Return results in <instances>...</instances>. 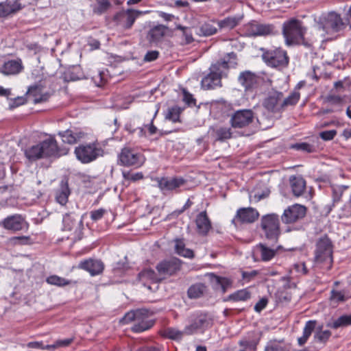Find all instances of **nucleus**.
I'll use <instances>...</instances> for the list:
<instances>
[{"mask_svg":"<svg viewBox=\"0 0 351 351\" xmlns=\"http://www.w3.org/2000/svg\"><path fill=\"white\" fill-rule=\"evenodd\" d=\"M236 58L234 52L228 53L221 61L212 64L210 73L201 81L202 87L206 90L221 87L222 77L227 76L229 67L234 66L237 64Z\"/></svg>","mask_w":351,"mask_h":351,"instance_id":"obj_1","label":"nucleus"},{"mask_svg":"<svg viewBox=\"0 0 351 351\" xmlns=\"http://www.w3.org/2000/svg\"><path fill=\"white\" fill-rule=\"evenodd\" d=\"M346 26L347 22L343 20L340 14L332 12L320 17L315 27L322 37L328 40L342 32Z\"/></svg>","mask_w":351,"mask_h":351,"instance_id":"obj_2","label":"nucleus"},{"mask_svg":"<svg viewBox=\"0 0 351 351\" xmlns=\"http://www.w3.org/2000/svg\"><path fill=\"white\" fill-rule=\"evenodd\" d=\"M306 31V28L299 20L291 19L285 21L282 25V34L287 45H304L308 46L309 45L305 42L304 38Z\"/></svg>","mask_w":351,"mask_h":351,"instance_id":"obj_3","label":"nucleus"},{"mask_svg":"<svg viewBox=\"0 0 351 351\" xmlns=\"http://www.w3.org/2000/svg\"><path fill=\"white\" fill-rule=\"evenodd\" d=\"M332 243L327 235L318 238L315 245L314 262L330 267L332 263Z\"/></svg>","mask_w":351,"mask_h":351,"instance_id":"obj_4","label":"nucleus"},{"mask_svg":"<svg viewBox=\"0 0 351 351\" xmlns=\"http://www.w3.org/2000/svg\"><path fill=\"white\" fill-rule=\"evenodd\" d=\"M213 325V318L205 312H195L189 317V324L184 327L186 335H191L197 332H204Z\"/></svg>","mask_w":351,"mask_h":351,"instance_id":"obj_5","label":"nucleus"},{"mask_svg":"<svg viewBox=\"0 0 351 351\" xmlns=\"http://www.w3.org/2000/svg\"><path fill=\"white\" fill-rule=\"evenodd\" d=\"M260 226L265 239L276 243L280 234L278 215L274 213L263 215L261 219Z\"/></svg>","mask_w":351,"mask_h":351,"instance_id":"obj_6","label":"nucleus"},{"mask_svg":"<svg viewBox=\"0 0 351 351\" xmlns=\"http://www.w3.org/2000/svg\"><path fill=\"white\" fill-rule=\"evenodd\" d=\"M74 152L77 159L84 164L91 162L104 154L102 148L96 143L80 145Z\"/></svg>","mask_w":351,"mask_h":351,"instance_id":"obj_7","label":"nucleus"},{"mask_svg":"<svg viewBox=\"0 0 351 351\" xmlns=\"http://www.w3.org/2000/svg\"><path fill=\"white\" fill-rule=\"evenodd\" d=\"M62 223V230L71 232L69 237L73 235V239L80 240L82 238L83 221L81 216L75 213L66 214L63 217Z\"/></svg>","mask_w":351,"mask_h":351,"instance_id":"obj_8","label":"nucleus"},{"mask_svg":"<svg viewBox=\"0 0 351 351\" xmlns=\"http://www.w3.org/2000/svg\"><path fill=\"white\" fill-rule=\"evenodd\" d=\"M262 58L269 66L278 69L286 67L289 63L287 52L281 49L268 50L263 53Z\"/></svg>","mask_w":351,"mask_h":351,"instance_id":"obj_9","label":"nucleus"},{"mask_svg":"<svg viewBox=\"0 0 351 351\" xmlns=\"http://www.w3.org/2000/svg\"><path fill=\"white\" fill-rule=\"evenodd\" d=\"M182 263V261L179 258L172 257L160 262L156 268L162 280L167 277L176 274L181 269Z\"/></svg>","mask_w":351,"mask_h":351,"instance_id":"obj_10","label":"nucleus"},{"mask_svg":"<svg viewBox=\"0 0 351 351\" xmlns=\"http://www.w3.org/2000/svg\"><path fill=\"white\" fill-rule=\"evenodd\" d=\"M119 158L123 165L128 167L134 166L135 167H141L145 160L143 155L128 147H124L121 150L119 155Z\"/></svg>","mask_w":351,"mask_h":351,"instance_id":"obj_11","label":"nucleus"},{"mask_svg":"<svg viewBox=\"0 0 351 351\" xmlns=\"http://www.w3.org/2000/svg\"><path fill=\"white\" fill-rule=\"evenodd\" d=\"M254 119V114L252 110L243 109L234 112L230 120L234 128H243L250 125Z\"/></svg>","mask_w":351,"mask_h":351,"instance_id":"obj_12","label":"nucleus"},{"mask_svg":"<svg viewBox=\"0 0 351 351\" xmlns=\"http://www.w3.org/2000/svg\"><path fill=\"white\" fill-rule=\"evenodd\" d=\"M43 158L60 157L68 153L65 147L60 148L54 138L50 137L40 143Z\"/></svg>","mask_w":351,"mask_h":351,"instance_id":"obj_13","label":"nucleus"},{"mask_svg":"<svg viewBox=\"0 0 351 351\" xmlns=\"http://www.w3.org/2000/svg\"><path fill=\"white\" fill-rule=\"evenodd\" d=\"M306 213L305 206L296 204L284 210L281 219L285 223H293L302 219L306 215Z\"/></svg>","mask_w":351,"mask_h":351,"instance_id":"obj_14","label":"nucleus"},{"mask_svg":"<svg viewBox=\"0 0 351 351\" xmlns=\"http://www.w3.org/2000/svg\"><path fill=\"white\" fill-rule=\"evenodd\" d=\"M258 216V212L253 208H241L237 210L235 217L232 220V223L235 226L241 223H251L254 222Z\"/></svg>","mask_w":351,"mask_h":351,"instance_id":"obj_15","label":"nucleus"},{"mask_svg":"<svg viewBox=\"0 0 351 351\" xmlns=\"http://www.w3.org/2000/svg\"><path fill=\"white\" fill-rule=\"evenodd\" d=\"M245 28L247 36L254 37L269 35L274 31L271 25L260 23L255 21L247 24Z\"/></svg>","mask_w":351,"mask_h":351,"instance_id":"obj_16","label":"nucleus"},{"mask_svg":"<svg viewBox=\"0 0 351 351\" xmlns=\"http://www.w3.org/2000/svg\"><path fill=\"white\" fill-rule=\"evenodd\" d=\"M141 12L128 9L121 11L114 16L116 23L125 29H130Z\"/></svg>","mask_w":351,"mask_h":351,"instance_id":"obj_17","label":"nucleus"},{"mask_svg":"<svg viewBox=\"0 0 351 351\" xmlns=\"http://www.w3.org/2000/svg\"><path fill=\"white\" fill-rule=\"evenodd\" d=\"M282 97V93L272 90L268 93V95L265 99L263 106L270 112H278L282 110V106L281 105Z\"/></svg>","mask_w":351,"mask_h":351,"instance_id":"obj_18","label":"nucleus"},{"mask_svg":"<svg viewBox=\"0 0 351 351\" xmlns=\"http://www.w3.org/2000/svg\"><path fill=\"white\" fill-rule=\"evenodd\" d=\"M3 227L10 230L19 231L28 228V224L20 215L8 216L2 222Z\"/></svg>","mask_w":351,"mask_h":351,"instance_id":"obj_19","label":"nucleus"},{"mask_svg":"<svg viewBox=\"0 0 351 351\" xmlns=\"http://www.w3.org/2000/svg\"><path fill=\"white\" fill-rule=\"evenodd\" d=\"M25 7L19 0H6L0 3V17L6 18L17 13Z\"/></svg>","mask_w":351,"mask_h":351,"instance_id":"obj_20","label":"nucleus"},{"mask_svg":"<svg viewBox=\"0 0 351 351\" xmlns=\"http://www.w3.org/2000/svg\"><path fill=\"white\" fill-rule=\"evenodd\" d=\"M185 180L181 177L162 178L158 179V187L162 191H173L183 186Z\"/></svg>","mask_w":351,"mask_h":351,"instance_id":"obj_21","label":"nucleus"},{"mask_svg":"<svg viewBox=\"0 0 351 351\" xmlns=\"http://www.w3.org/2000/svg\"><path fill=\"white\" fill-rule=\"evenodd\" d=\"M79 267L88 271L91 276H96L103 271L104 265L99 260L89 259L82 261Z\"/></svg>","mask_w":351,"mask_h":351,"instance_id":"obj_22","label":"nucleus"},{"mask_svg":"<svg viewBox=\"0 0 351 351\" xmlns=\"http://www.w3.org/2000/svg\"><path fill=\"white\" fill-rule=\"evenodd\" d=\"M27 94L34 104L45 101L49 97V94L44 91V88L41 85L31 86L28 89Z\"/></svg>","mask_w":351,"mask_h":351,"instance_id":"obj_23","label":"nucleus"},{"mask_svg":"<svg viewBox=\"0 0 351 351\" xmlns=\"http://www.w3.org/2000/svg\"><path fill=\"white\" fill-rule=\"evenodd\" d=\"M22 69L23 65L21 60H11L4 62L0 68V72L5 75H16Z\"/></svg>","mask_w":351,"mask_h":351,"instance_id":"obj_24","label":"nucleus"},{"mask_svg":"<svg viewBox=\"0 0 351 351\" xmlns=\"http://www.w3.org/2000/svg\"><path fill=\"white\" fill-rule=\"evenodd\" d=\"M277 248L268 247L263 243H259L254 247V253L257 256H260L263 261H269L276 255Z\"/></svg>","mask_w":351,"mask_h":351,"instance_id":"obj_25","label":"nucleus"},{"mask_svg":"<svg viewBox=\"0 0 351 351\" xmlns=\"http://www.w3.org/2000/svg\"><path fill=\"white\" fill-rule=\"evenodd\" d=\"M195 223L198 232L203 235L206 234L211 228V223L206 211H202L197 215Z\"/></svg>","mask_w":351,"mask_h":351,"instance_id":"obj_26","label":"nucleus"},{"mask_svg":"<svg viewBox=\"0 0 351 351\" xmlns=\"http://www.w3.org/2000/svg\"><path fill=\"white\" fill-rule=\"evenodd\" d=\"M217 22L214 21H210L199 24L197 28V34L200 36H210L215 34L217 32Z\"/></svg>","mask_w":351,"mask_h":351,"instance_id":"obj_27","label":"nucleus"},{"mask_svg":"<svg viewBox=\"0 0 351 351\" xmlns=\"http://www.w3.org/2000/svg\"><path fill=\"white\" fill-rule=\"evenodd\" d=\"M153 324V322L148 319L147 311L145 310V313L139 316V320H136L132 330L135 332H141L149 329Z\"/></svg>","mask_w":351,"mask_h":351,"instance_id":"obj_28","label":"nucleus"},{"mask_svg":"<svg viewBox=\"0 0 351 351\" xmlns=\"http://www.w3.org/2000/svg\"><path fill=\"white\" fill-rule=\"evenodd\" d=\"M290 185L295 196L299 197L302 195L306 188V182L302 176H291L289 178Z\"/></svg>","mask_w":351,"mask_h":351,"instance_id":"obj_29","label":"nucleus"},{"mask_svg":"<svg viewBox=\"0 0 351 351\" xmlns=\"http://www.w3.org/2000/svg\"><path fill=\"white\" fill-rule=\"evenodd\" d=\"M238 80L247 90L252 88L256 84L257 77L251 71H245L240 73Z\"/></svg>","mask_w":351,"mask_h":351,"instance_id":"obj_30","label":"nucleus"},{"mask_svg":"<svg viewBox=\"0 0 351 351\" xmlns=\"http://www.w3.org/2000/svg\"><path fill=\"white\" fill-rule=\"evenodd\" d=\"M243 18L242 14L228 16L223 20L218 21L217 25L220 29H232L241 23Z\"/></svg>","mask_w":351,"mask_h":351,"instance_id":"obj_31","label":"nucleus"},{"mask_svg":"<svg viewBox=\"0 0 351 351\" xmlns=\"http://www.w3.org/2000/svg\"><path fill=\"white\" fill-rule=\"evenodd\" d=\"M71 193L67 180H62L60 187L56 193V201L61 205H64L68 202Z\"/></svg>","mask_w":351,"mask_h":351,"instance_id":"obj_32","label":"nucleus"},{"mask_svg":"<svg viewBox=\"0 0 351 351\" xmlns=\"http://www.w3.org/2000/svg\"><path fill=\"white\" fill-rule=\"evenodd\" d=\"M58 135L62 138L64 143L74 144L83 138L84 133L82 132H75L71 130H66L65 131L59 132Z\"/></svg>","mask_w":351,"mask_h":351,"instance_id":"obj_33","label":"nucleus"},{"mask_svg":"<svg viewBox=\"0 0 351 351\" xmlns=\"http://www.w3.org/2000/svg\"><path fill=\"white\" fill-rule=\"evenodd\" d=\"M327 326L333 329L351 326V314H345L337 319H334L329 322Z\"/></svg>","mask_w":351,"mask_h":351,"instance_id":"obj_34","label":"nucleus"},{"mask_svg":"<svg viewBox=\"0 0 351 351\" xmlns=\"http://www.w3.org/2000/svg\"><path fill=\"white\" fill-rule=\"evenodd\" d=\"M138 276L139 280L142 282L145 280H150L152 282L157 284L162 281V277L159 273L158 271L156 273L153 269H147L142 271L138 274Z\"/></svg>","mask_w":351,"mask_h":351,"instance_id":"obj_35","label":"nucleus"},{"mask_svg":"<svg viewBox=\"0 0 351 351\" xmlns=\"http://www.w3.org/2000/svg\"><path fill=\"white\" fill-rule=\"evenodd\" d=\"M315 326L316 321L315 320H310L306 323L304 328L303 329L302 336L298 339V344L300 346H303L306 343L308 339L311 335L312 332L315 330Z\"/></svg>","mask_w":351,"mask_h":351,"instance_id":"obj_36","label":"nucleus"},{"mask_svg":"<svg viewBox=\"0 0 351 351\" xmlns=\"http://www.w3.org/2000/svg\"><path fill=\"white\" fill-rule=\"evenodd\" d=\"M175 251L176 252L184 258H193L194 252L192 250L186 248L184 241L181 239L175 240Z\"/></svg>","mask_w":351,"mask_h":351,"instance_id":"obj_37","label":"nucleus"},{"mask_svg":"<svg viewBox=\"0 0 351 351\" xmlns=\"http://www.w3.org/2000/svg\"><path fill=\"white\" fill-rule=\"evenodd\" d=\"M206 287L203 283H196L191 285L187 291L189 298L191 299L199 298L206 293Z\"/></svg>","mask_w":351,"mask_h":351,"instance_id":"obj_38","label":"nucleus"},{"mask_svg":"<svg viewBox=\"0 0 351 351\" xmlns=\"http://www.w3.org/2000/svg\"><path fill=\"white\" fill-rule=\"evenodd\" d=\"M25 155L31 161L43 158L40 143L26 149Z\"/></svg>","mask_w":351,"mask_h":351,"instance_id":"obj_39","label":"nucleus"},{"mask_svg":"<svg viewBox=\"0 0 351 351\" xmlns=\"http://www.w3.org/2000/svg\"><path fill=\"white\" fill-rule=\"evenodd\" d=\"M251 298V293L247 289L238 290L229 295L225 301L241 302L246 301Z\"/></svg>","mask_w":351,"mask_h":351,"instance_id":"obj_40","label":"nucleus"},{"mask_svg":"<svg viewBox=\"0 0 351 351\" xmlns=\"http://www.w3.org/2000/svg\"><path fill=\"white\" fill-rule=\"evenodd\" d=\"M351 298V295L347 290H332L330 300L335 303L344 302Z\"/></svg>","mask_w":351,"mask_h":351,"instance_id":"obj_41","label":"nucleus"},{"mask_svg":"<svg viewBox=\"0 0 351 351\" xmlns=\"http://www.w3.org/2000/svg\"><path fill=\"white\" fill-rule=\"evenodd\" d=\"M215 140L219 141H224L229 139L232 136V132L230 128L219 127L213 130Z\"/></svg>","mask_w":351,"mask_h":351,"instance_id":"obj_42","label":"nucleus"},{"mask_svg":"<svg viewBox=\"0 0 351 351\" xmlns=\"http://www.w3.org/2000/svg\"><path fill=\"white\" fill-rule=\"evenodd\" d=\"M185 335L184 329L179 330L174 328H168L162 332V336L173 340H180Z\"/></svg>","mask_w":351,"mask_h":351,"instance_id":"obj_43","label":"nucleus"},{"mask_svg":"<svg viewBox=\"0 0 351 351\" xmlns=\"http://www.w3.org/2000/svg\"><path fill=\"white\" fill-rule=\"evenodd\" d=\"M181 108L177 106H172L167 109L165 114V119L173 123L180 122V114L181 113Z\"/></svg>","mask_w":351,"mask_h":351,"instance_id":"obj_44","label":"nucleus"},{"mask_svg":"<svg viewBox=\"0 0 351 351\" xmlns=\"http://www.w3.org/2000/svg\"><path fill=\"white\" fill-rule=\"evenodd\" d=\"M145 313V310L138 309L127 313L125 316L122 318L121 322L124 324H128L131 322H135L136 320H139V316Z\"/></svg>","mask_w":351,"mask_h":351,"instance_id":"obj_45","label":"nucleus"},{"mask_svg":"<svg viewBox=\"0 0 351 351\" xmlns=\"http://www.w3.org/2000/svg\"><path fill=\"white\" fill-rule=\"evenodd\" d=\"M46 282L51 285L64 287L71 284V281L56 275H52L47 278Z\"/></svg>","mask_w":351,"mask_h":351,"instance_id":"obj_46","label":"nucleus"},{"mask_svg":"<svg viewBox=\"0 0 351 351\" xmlns=\"http://www.w3.org/2000/svg\"><path fill=\"white\" fill-rule=\"evenodd\" d=\"M166 30V26L162 25H156L150 30L149 36L153 40L157 41L164 36Z\"/></svg>","mask_w":351,"mask_h":351,"instance_id":"obj_47","label":"nucleus"},{"mask_svg":"<svg viewBox=\"0 0 351 351\" xmlns=\"http://www.w3.org/2000/svg\"><path fill=\"white\" fill-rule=\"evenodd\" d=\"M331 336V332L328 330H322V328H318L314 335L315 341L319 343H326Z\"/></svg>","mask_w":351,"mask_h":351,"instance_id":"obj_48","label":"nucleus"},{"mask_svg":"<svg viewBox=\"0 0 351 351\" xmlns=\"http://www.w3.org/2000/svg\"><path fill=\"white\" fill-rule=\"evenodd\" d=\"M299 99L300 93L297 92L292 93L287 98H282L281 105L282 106V110L287 106L295 105L299 101Z\"/></svg>","mask_w":351,"mask_h":351,"instance_id":"obj_49","label":"nucleus"},{"mask_svg":"<svg viewBox=\"0 0 351 351\" xmlns=\"http://www.w3.org/2000/svg\"><path fill=\"white\" fill-rule=\"evenodd\" d=\"M111 4L108 0H97L96 4L93 8V12L98 14H101L106 12Z\"/></svg>","mask_w":351,"mask_h":351,"instance_id":"obj_50","label":"nucleus"},{"mask_svg":"<svg viewBox=\"0 0 351 351\" xmlns=\"http://www.w3.org/2000/svg\"><path fill=\"white\" fill-rule=\"evenodd\" d=\"M176 29L182 32V36L184 38L185 44H189L193 42V38L189 27L178 25L176 26Z\"/></svg>","mask_w":351,"mask_h":351,"instance_id":"obj_51","label":"nucleus"},{"mask_svg":"<svg viewBox=\"0 0 351 351\" xmlns=\"http://www.w3.org/2000/svg\"><path fill=\"white\" fill-rule=\"evenodd\" d=\"M348 186L341 185V186H332V201L333 203H337L340 201L341 195L344 190H346Z\"/></svg>","mask_w":351,"mask_h":351,"instance_id":"obj_52","label":"nucleus"},{"mask_svg":"<svg viewBox=\"0 0 351 351\" xmlns=\"http://www.w3.org/2000/svg\"><path fill=\"white\" fill-rule=\"evenodd\" d=\"M122 174L125 180L133 182L141 180L143 178V173L140 172L132 173L130 171H123Z\"/></svg>","mask_w":351,"mask_h":351,"instance_id":"obj_53","label":"nucleus"},{"mask_svg":"<svg viewBox=\"0 0 351 351\" xmlns=\"http://www.w3.org/2000/svg\"><path fill=\"white\" fill-rule=\"evenodd\" d=\"M106 74L104 71L98 70L97 73L94 75L92 78L95 84L98 86H102L106 81Z\"/></svg>","mask_w":351,"mask_h":351,"instance_id":"obj_54","label":"nucleus"},{"mask_svg":"<svg viewBox=\"0 0 351 351\" xmlns=\"http://www.w3.org/2000/svg\"><path fill=\"white\" fill-rule=\"evenodd\" d=\"M30 237L27 236L13 237L10 241L14 245H26L30 243Z\"/></svg>","mask_w":351,"mask_h":351,"instance_id":"obj_55","label":"nucleus"},{"mask_svg":"<svg viewBox=\"0 0 351 351\" xmlns=\"http://www.w3.org/2000/svg\"><path fill=\"white\" fill-rule=\"evenodd\" d=\"M291 148L296 150L304 151L308 153L313 151V147L307 143H295L291 145Z\"/></svg>","mask_w":351,"mask_h":351,"instance_id":"obj_56","label":"nucleus"},{"mask_svg":"<svg viewBox=\"0 0 351 351\" xmlns=\"http://www.w3.org/2000/svg\"><path fill=\"white\" fill-rule=\"evenodd\" d=\"M256 120L262 130H266L270 128L273 124V121L271 119L257 117Z\"/></svg>","mask_w":351,"mask_h":351,"instance_id":"obj_57","label":"nucleus"},{"mask_svg":"<svg viewBox=\"0 0 351 351\" xmlns=\"http://www.w3.org/2000/svg\"><path fill=\"white\" fill-rule=\"evenodd\" d=\"M210 280L215 289H219L223 277L218 276L214 274H210Z\"/></svg>","mask_w":351,"mask_h":351,"instance_id":"obj_58","label":"nucleus"},{"mask_svg":"<svg viewBox=\"0 0 351 351\" xmlns=\"http://www.w3.org/2000/svg\"><path fill=\"white\" fill-rule=\"evenodd\" d=\"M336 134L337 131L331 130L320 132L319 136L324 141H330L333 139Z\"/></svg>","mask_w":351,"mask_h":351,"instance_id":"obj_59","label":"nucleus"},{"mask_svg":"<svg viewBox=\"0 0 351 351\" xmlns=\"http://www.w3.org/2000/svg\"><path fill=\"white\" fill-rule=\"evenodd\" d=\"M268 195H269L268 191H263L261 193H256L254 195H252V194L250 195V199L251 202L254 201L255 202H257L260 201L261 199L267 197Z\"/></svg>","mask_w":351,"mask_h":351,"instance_id":"obj_60","label":"nucleus"},{"mask_svg":"<svg viewBox=\"0 0 351 351\" xmlns=\"http://www.w3.org/2000/svg\"><path fill=\"white\" fill-rule=\"evenodd\" d=\"M105 213L106 210L103 208H99L98 210H93L90 213V218L93 221H98L103 217Z\"/></svg>","mask_w":351,"mask_h":351,"instance_id":"obj_61","label":"nucleus"},{"mask_svg":"<svg viewBox=\"0 0 351 351\" xmlns=\"http://www.w3.org/2000/svg\"><path fill=\"white\" fill-rule=\"evenodd\" d=\"M268 300L265 298H261L254 306V311L257 313L261 312L267 306Z\"/></svg>","mask_w":351,"mask_h":351,"instance_id":"obj_62","label":"nucleus"},{"mask_svg":"<svg viewBox=\"0 0 351 351\" xmlns=\"http://www.w3.org/2000/svg\"><path fill=\"white\" fill-rule=\"evenodd\" d=\"M158 51H150L147 52V53L144 56V61L145 62H152L156 60L158 57Z\"/></svg>","mask_w":351,"mask_h":351,"instance_id":"obj_63","label":"nucleus"},{"mask_svg":"<svg viewBox=\"0 0 351 351\" xmlns=\"http://www.w3.org/2000/svg\"><path fill=\"white\" fill-rule=\"evenodd\" d=\"M265 351H288L285 348L278 345V344H269L267 345Z\"/></svg>","mask_w":351,"mask_h":351,"instance_id":"obj_64","label":"nucleus"}]
</instances>
